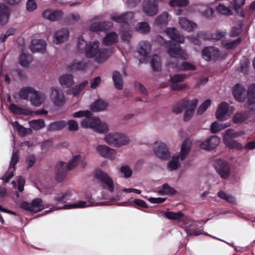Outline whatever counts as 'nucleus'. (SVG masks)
I'll list each match as a JSON object with an SVG mask.
<instances>
[{
	"label": "nucleus",
	"mask_w": 255,
	"mask_h": 255,
	"mask_svg": "<svg viewBox=\"0 0 255 255\" xmlns=\"http://www.w3.org/2000/svg\"><path fill=\"white\" fill-rule=\"evenodd\" d=\"M151 46L149 42L142 41L139 42L138 52L139 54L142 56H147L150 52Z\"/></svg>",
	"instance_id": "c9c22d12"
},
{
	"label": "nucleus",
	"mask_w": 255,
	"mask_h": 255,
	"mask_svg": "<svg viewBox=\"0 0 255 255\" xmlns=\"http://www.w3.org/2000/svg\"><path fill=\"white\" fill-rule=\"evenodd\" d=\"M88 84V81H85L80 84H78L71 89V93H72L74 96H76L85 89Z\"/></svg>",
	"instance_id": "37998d69"
},
{
	"label": "nucleus",
	"mask_w": 255,
	"mask_h": 255,
	"mask_svg": "<svg viewBox=\"0 0 255 255\" xmlns=\"http://www.w3.org/2000/svg\"><path fill=\"white\" fill-rule=\"evenodd\" d=\"M249 61L248 58L244 57L240 61V66L238 68V71L242 72L248 68Z\"/></svg>",
	"instance_id": "774afa93"
},
{
	"label": "nucleus",
	"mask_w": 255,
	"mask_h": 255,
	"mask_svg": "<svg viewBox=\"0 0 255 255\" xmlns=\"http://www.w3.org/2000/svg\"><path fill=\"white\" fill-rule=\"evenodd\" d=\"M190 146L188 144L187 140H184L182 147H181L180 158V160L184 159L185 156H187L190 152Z\"/></svg>",
	"instance_id": "09e8293b"
},
{
	"label": "nucleus",
	"mask_w": 255,
	"mask_h": 255,
	"mask_svg": "<svg viewBox=\"0 0 255 255\" xmlns=\"http://www.w3.org/2000/svg\"><path fill=\"white\" fill-rule=\"evenodd\" d=\"M187 77L184 74H176L170 76V81L172 82L171 87L172 90H182L185 89L187 85L186 84H180L183 82Z\"/></svg>",
	"instance_id": "0eeeda50"
},
{
	"label": "nucleus",
	"mask_w": 255,
	"mask_h": 255,
	"mask_svg": "<svg viewBox=\"0 0 255 255\" xmlns=\"http://www.w3.org/2000/svg\"><path fill=\"white\" fill-rule=\"evenodd\" d=\"M113 26V23L110 21H105L92 23L89 27L90 31L93 32L104 31L109 30Z\"/></svg>",
	"instance_id": "2eb2a0df"
},
{
	"label": "nucleus",
	"mask_w": 255,
	"mask_h": 255,
	"mask_svg": "<svg viewBox=\"0 0 255 255\" xmlns=\"http://www.w3.org/2000/svg\"><path fill=\"white\" fill-rule=\"evenodd\" d=\"M212 102L210 100H207L205 102H203L201 105L199 106L197 110V114L198 115H201L205 112L206 109L210 106Z\"/></svg>",
	"instance_id": "e2e57ef3"
},
{
	"label": "nucleus",
	"mask_w": 255,
	"mask_h": 255,
	"mask_svg": "<svg viewBox=\"0 0 255 255\" xmlns=\"http://www.w3.org/2000/svg\"><path fill=\"white\" fill-rule=\"evenodd\" d=\"M87 67V64L82 61H73L67 66V68L70 71H83Z\"/></svg>",
	"instance_id": "72a5a7b5"
},
{
	"label": "nucleus",
	"mask_w": 255,
	"mask_h": 255,
	"mask_svg": "<svg viewBox=\"0 0 255 255\" xmlns=\"http://www.w3.org/2000/svg\"><path fill=\"white\" fill-rule=\"evenodd\" d=\"M143 11L147 16H151L158 12V3L156 0H148L143 3Z\"/></svg>",
	"instance_id": "ddd939ff"
},
{
	"label": "nucleus",
	"mask_w": 255,
	"mask_h": 255,
	"mask_svg": "<svg viewBox=\"0 0 255 255\" xmlns=\"http://www.w3.org/2000/svg\"><path fill=\"white\" fill-rule=\"evenodd\" d=\"M215 168L217 173L223 179H228L231 174L230 164L223 159H217L215 161Z\"/></svg>",
	"instance_id": "39448f33"
},
{
	"label": "nucleus",
	"mask_w": 255,
	"mask_h": 255,
	"mask_svg": "<svg viewBox=\"0 0 255 255\" xmlns=\"http://www.w3.org/2000/svg\"><path fill=\"white\" fill-rule=\"evenodd\" d=\"M69 36V31L66 28H63L61 30H59L56 32L53 37V42L55 44H59L61 43H63L66 41Z\"/></svg>",
	"instance_id": "412c9836"
},
{
	"label": "nucleus",
	"mask_w": 255,
	"mask_h": 255,
	"mask_svg": "<svg viewBox=\"0 0 255 255\" xmlns=\"http://www.w3.org/2000/svg\"><path fill=\"white\" fill-rule=\"evenodd\" d=\"M179 24L182 29L187 31H191L197 27V23L191 21L186 17H179Z\"/></svg>",
	"instance_id": "bb28decb"
},
{
	"label": "nucleus",
	"mask_w": 255,
	"mask_h": 255,
	"mask_svg": "<svg viewBox=\"0 0 255 255\" xmlns=\"http://www.w3.org/2000/svg\"><path fill=\"white\" fill-rule=\"evenodd\" d=\"M216 10L221 14L230 15L232 14V11L230 7L225 6L223 4H220L216 7Z\"/></svg>",
	"instance_id": "5fc2aeb1"
},
{
	"label": "nucleus",
	"mask_w": 255,
	"mask_h": 255,
	"mask_svg": "<svg viewBox=\"0 0 255 255\" xmlns=\"http://www.w3.org/2000/svg\"><path fill=\"white\" fill-rule=\"evenodd\" d=\"M232 94L235 100L240 102H245L247 97V105L252 106L255 103V84H251L247 92L242 84H237L232 89Z\"/></svg>",
	"instance_id": "f257e3e1"
},
{
	"label": "nucleus",
	"mask_w": 255,
	"mask_h": 255,
	"mask_svg": "<svg viewBox=\"0 0 255 255\" xmlns=\"http://www.w3.org/2000/svg\"><path fill=\"white\" fill-rule=\"evenodd\" d=\"M82 160V156L81 155L78 154L73 157L72 159L70 160L69 163L67 164L65 162V166L69 170H72L76 167L78 164Z\"/></svg>",
	"instance_id": "79ce46f5"
},
{
	"label": "nucleus",
	"mask_w": 255,
	"mask_h": 255,
	"mask_svg": "<svg viewBox=\"0 0 255 255\" xmlns=\"http://www.w3.org/2000/svg\"><path fill=\"white\" fill-rule=\"evenodd\" d=\"M42 200L39 198L33 199L31 202L30 205L32 207L33 212L37 213L44 209V207L42 205Z\"/></svg>",
	"instance_id": "58836bf2"
},
{
	"label": "nucleus",
	"mask_w": 255,
	"mask_h": 255,
	"mask_svg": "<svg viewBox=\"0 0 255 255\" xmlns=\"http://www.w3.org/2000/svg\"><path fill=\"white\" fill-rule=\"evenodd\" d=\"M202 58L206 61L218 60L220 56V50L215 47H206L201 51Z\"/></svg>",
	"instance_id": "423d86ee"
},
{
	"label": "nucleus",
	"mask_w": 255,
	"mask_h": 255,
	"mask_svg": "<svg viewBox=\"0 0 255 255\" xmlns=\"http://www.w3.org/2000/svg\"><path fill=\"white\" fill-rule=\"evenodd\" d=\"M118 34L115 32H111L106 34L104 37L103 43L107 46H111L117 42Z\"/></svg>",
	"instance_id": "c756f323"
},
{
	"label": "nucleus",
	"mask_w": 255,
	"mask_h": 255,
	"mask_svg": "<svg viewBox=\"0 0 255 255\" xmlns=\"http://www.w3.org/2000/svg\"><path fill=\"white\" fill-rule=\"evenodd\" d=\"M88 202L84 201H78L77 203H71L64 205L63 208L65 209H70L77 208H84L85 207H89L92 206L93 204V199L92 197H88Z\"/></svg>",
	"instance_id": "cd10ccee"
},
{
	"label": "nucleus",
	"mask_w": 255,
	"mask_h": 255,
	"mask_svg": "<svg viewBox=\"0 0 255 255\" xmlns=\"http://www.w3.org/2000/svg\"><path fill=\"white\" fill-rule=\"evenodd\" d=\"M164 216L166 218H168L169 220L181 221L182 220L184 215L182 212L181 211H179L177 213H174L171 211H166L164 212Z\"/></svg>",
	"instance_id": "f704fd0d"
},
{
	"label": "nucleus",
	"mask_w": 255,
	"mask_h": 255,
	"mask_svg": "<svg viewBox=\"0 0 255 255\" xmlns=\"http://www.w3.org/2000/svg\"><path fill=\"white\" fill-rule=\"evenodd\" d=\"M118 136L116 147H120L122 145H126L128 143V138L125 135L118 133Z\"/></svg>",
	"instance_id": "bf43d9fd"
},
{
	"label": "nucleus",
	"mask_w": 255,
	"mask_h": 255,
	"mask_svg": "<svg viewBox=\"0 0 255 255\" xmlns=\"http://www.w3.org/2000/svg\"><path fill=\"white\" fill-rule=\"evenodd\" d=\"M188 38L193 44L197 45H200L201 44V41L200 39L201 38L205 39V35L204 32H199L197 33V36H189Z\"/></svg>",
	"instance_id": "a18cd8bd"
},
{
	"label": "nucleus",
	"mask_w": 255,
	"mask_h": 255,
	"mask_svg": "<svg viewBox=\"0 0 255 255\" xmlns=\"http://www.w3.org/2000/svg\"><path fill=\"white\" fill-rule=\"evenodd\" d=\"M66 126V122L64 121L53 122L48 125L47 130L50 131L61 130Z\"/></svg>",
	"instance_id": "473e14b6"
},
{
	"label": "nucleus",
	"mask_w": 255,
	"mask_h": 255,
	"mask_svg": "<svg viewBox=\"0 0 255 255\" xmlns=\"http://www.w3.org/2000/svg\"><path fill=\"white\" fill-rule=\"evenodd\" d=\"M45 96L43 93L35 90L33 93L30 95V101L33 106H40L44 103Z\"/></svg>",
	"instance_id": "6ab92c4d"
},
{
	"label": "nucleus",
	"mask_w": 255,
	"mask_h": 255,
	"mask_svg": "<svg viewBox=\"0 0 255 255\" xmlns=\"http://www.w3.org/2000/svg\"><path fill=\"white\" fill-rule=\"evenodd\" d=\"M35 90L31 87H23L19 91V96L20 99L23 100H26L28 99V97L31 95Z\"/></svg>",
	"instance_id": "e433bc0d"
},
{
	"label": "nucleus",
	"mask_w": 255,
	"mask_h": 255,
	"mask_svg": "<svg viewBox=\"0 0 255 255\" xmlns=\"http://www.w3.org/2000/svg\"><path fill=\"white\" fill-rule=\"evenodd\" d=\"M168 13L167 12H164L161 14L159 15L155 19L154 21V25H166L168 22Z\"/></svg>",
	"instance_id": "ea45409f"
},
{
	"label": "nucleus",
	"mask_w": 255,
	"mask_h": 255,
	"mask_svg": "<svg viewBox=\"0 0 255 255\" xmlns=\"http://www.w3.org/2000/svg\"><path fill=\"white\" fill-rule=\"evenodd\" d=\"M188 4V0H170L169 1V5L173 7H183L187 5Z\"/></svg>",
	"instance_id": "052dcab7"
},
{
	"label": "nucleus",
	"mask_w": 255,
	"mask_h": 255,
	"mask_svg": "<svg viewBox=\"0 0 255 255\" xmlns=\"http://www.w3.org/2000/svg\"><path fill=\"white\" fill-rule=\"evenodd\" d=\"M88 45V43L81 36L78 39L77 49L80 52H84L86 47Z\"/></svg>",
	"instance_id": "680f3d73"
},
{
	"label": "nucleus",
	"mask_w": 255,
	"mask_h": 255,
	"mask_svg": "<svg viewBox=\"0 0 255 255\" xmlns=\"http://www.w3.org/2000/svg\"><path fill=\"white\" fill-rule=\"evenodd\" d=\"M9 9L5 4H0V24L1 25L6 24L9 19Z\"/></svg>",
	"instance_id": "a878e982"
},
{
	"label": "nucleus",
	"mask_w": 255,
	"mask_h": 255,
	"mask_svg": "<svg viewBox=\"0 0 255 255\" xmlns=\"http://www.w3.org/2000/svg\"><path fill=\"white\" fill-rule=\"evenodd\" d=\"M136 29L140 33H147L150 31V27L146 22H141L137 24Z\"/></svg>",
	"instance_id": "864d4df0"
},
{
	"label": "nucleus",
	"mask_w": 255,
	"mask_h": 255,
	"mask_svg": "<svg viewBox=\"0 0 255 255\" xmlns=\"http://www.w3.org/2000/svg\"><path fill=\"white\" fill-rule=\"evenodd\" d=\"M99 45L100 42L98 41L89 42L83 52L85 56L88 58L95 57L96 61L99 63L106 61L110 56L111 50L107 48L100 49Z\"/></svg>",
	"instance_id": "f03ea898"
},
{
	"label": "nucleus",
	"mask_w": 255,
	"mask_h": 255,
	"mask_svg": "<svg viewBox=\"0 0 255 255\" xmlns=\"http://www.w3.org/2000/svg\"><path fill=\"white\" fill-rule=\"evenodd\" d=\"M167 52L170 57L173 58H182L186 60L188 58V56L184 50L180 48L179 45H170L167 47Z\"/></svg>",
	"instance_id": "f8f14e48"
},
{
	"label": "nucleus",
	"mask_w": 255,
	"mask_h": 255,
	"mask_svg": "<svg viewBox=\"0 0 255 255\" xmlns=\"http://www.w3.org/2000/svg\"><path fill=\"white\" fill-rule=\"evenodd\" d=\"M153 150L155 155L161 160H168L170 156L168 147L163 143L155 144Z\"/></svg>",
	"instance_id": "9b49d317"
},
{
	"label": "nucleus",
	"mask_w": 255,
	"mask_h": 255,
	"mask_svg": "<svg viewBox=\"0 0 255 255\" xmlns=\"http://www.w3.org/2000/svg\"><path fill=\"white\" fill-rule=\"evenodd\" d=\"M150 65L151 68L154 71H160L161 69V64L160 61V58L158 56L155 54L153 55L152 58H151L150 61Z\"/></svg>",
	"instance_id": "a19ab883"
},
{
	"label": "nucleus",
	"mask_w": 255,
	"mask_h": 255,
	"mask_svg": "<svg viewBox=\"0 0 255 255\" xmlns=\"http://www.w3.org/2000/svg\"><path fill=\"white\" fill-rule=\"evenodd\" d=\"M63 12L60 10L51 11L46 10L43 12V17L51 21H57L61 18Z\"/></svg>",
	"instance_id": "393cba45"
},
{
	"label": "nucleus",
	"mask_w": 255,
	"mask_h": 255,
	"mask_svg": "<svg viewBox=\"0 0 255 255\" xmlns=\"http://www.w3.org/2000/svg\"><path fill=\"white\" fill-rule=\"evenodd\" d=\"M99 118L96 117H91L90 116L86 118L82 121L81 125L84 128H92L93 129L96 128L100 123Z\"/></svg>",
	"instance_id": "b1692460"
},
{
	"label": "nucleus",
	"mask_w": 255,
	"mask_h": 255,
	"mask_svg": "<svg viewBox=\"0 0 255 255\" xmlns=\"http://www.w3.org/2000/svg\"><path fill=\"white\" fill-rule=\"evenodd\" d=\"M133 14L131 12H127L121 14H113L111 16V19L117 23H122V27H128V21L131 20Z\"/></svg>",
	"instance_id": "9d476101"
},
{
	"label": "nucleus",
	"mask_w": 255,
	"mask_h": 255,
	"mask_svg": "<svg viewBox=\"0 0 255 255\" xmlns=\"http://www.w3.org/2000/svg\"><path fill=\"white\" fill-rule=\"evenodd\" d=\"M121 36L122 40L129 41L131 37V32L129 30V26L127 27H121Z\"/></svg>",
	"instance_id": "c03bdc74"
},
{
	"label": "nucleus",
	"mask_w": 255,
	"mask_h": 255,
	"mask_svg": "<svg viewBox=\"0 0 255 255\" xmlns=\"http://www.w3.org/2000/svg\"><path fill=\"white\" fill-rule=\"evenodd\" d=\"M14 127L16 130H17L18 134L22 136H25L27 134V129L23 126L19 124L18 122H15Z\"/></svg>",
	"instance_id": "0e129e2a"
},
{
	"label": "nucleus",
	"mask_w": 255,
	"mask_h": 255,
	"mask_svg": "<svg viewBox=\"0 0 255 255\" xmlns=\"http://www.w3.org/2000/svg\"><path fill=\"white\" fill-rule=\"evenodd\" d=\"M95 177L96 179L106 185L109 191L112 192L114 191L113 180L106 173L101 170H97L95 173Z\"/></svg>",
	"instance_id": "1a4fd4ad"
},
{
	"label": "nucleus",
	"mask_w": 255,
	"mask_h": 255,
	"mask_svg": "<svg viewBox=\"0 0 255 255\" xmlns=\"http://www.w3.org/2000/svg\"><path fill=\"white\" fill-rule=\"evenodd\" d=\"M30 126L35 130H38L45 127V122L42 119L34 120L30 122Z\"/></svg>",
	"instance_id": "8fccbe9b"
},
{
	"label": "nucleus",
	"mask_w": 255,
	"mask_h": 255,
	"mask_svg": "<svg viewBox=\"0 0 255 255\" xmlns=\"http://www.w3.org/2000/svg\"><path fill=\"white\" fill-rule=\"evenodd\" d=\"M93 130L100 133H106L108 131V125L104 123H100Z\"/></svg>",
	"instance_id": "69168bd1"
},
{
	"label": "nucleus",
	"mask_w": 255,
	"mask_h": 255,
	"mask_svg": "<svg viewBox=\"0 0 255 255\" xmlns=\"http://www.w3.org/2000/svg\"><path fill=\"white\" fill-rule=\"evenodd\" d=\"M113 79L115 87L118 90H122L123 88V80L121 74L117 71H115L113 74Z\"/></svg>",
	"instance_id": "4c0bfd02"
},
{
	"label": "nucleus",
	"mask_w": 255,
	"mask_h": 255,
	"mask_svg": "<svg viewBox=\"0 0 255 255\" xmlns=\"http://www.w3.org/2000/svg\"><path fill=\"white\" fill-rule=\"evenodd\" d=\"M31 61L30 55L22 52L19 57V64L23 67H27L29 65Z\"/></svg>",
	"instance_id": "de8ad7c7"
},
{
	"label": "nucleus",
	"mask_w": 255,
	"mask_h": 255,
	"mask_svg": "<svg viewBox=\"0 0 255 255\" xmlns=\"http://www.w3.org/2000/svg\"><path fill=\"white\" fill-rule=\"evenodd\" d=\"M96 150L101 156L113 159L116 154V151L109 146L100 145L96 147Z\"/></svg>",
	"instance_id": "a211bd4d"
},
{
	"label": "nucleus",
	"mask_w": 255,
	"mask_h": 255,
	"mask_svg": "<svg viewBox=\"0 0 255 255\" xmlns=\"http://www.w3.org/2000/svg\"><path fill=\"white\" fill-rule=\"evenodd\" d=\"M242 42V38L239 37L238 39L232 41L230 42H222L223 45L225 49L227 50L234 49Z\"/></svg>",
	"instance_id": "49530a36"
},
{
	"label": "nucleus",
	"mask_w": 255,
	"mask_h": 255,
	"mask_svg": "<svg viewBox=\"0 0 255 255\" xmlns=\"http://www.w3.org/2000/svg\"><path fill=\"white\" fill-rule=\"evenodd\" d=\"M159 192H160V193L162 194L171 195L175 194L176 193V190L169 185V184L167 183L163 184L161 190Z\"/></svg>",
	"instance_id": "3c124183"
},
{
	"label": "nucleus",
	"mask_w": 255,
	"mask_h": 255,
	"mask_svg": "<svg viewBox=\"0 0 255 255\" xmlns=\"http://www.w3.org/2000/svg\"><path fill=\"white\" fill-rule=\"evenodd\" d=\"M56 168H57L56 180L58 182H62L65 178L67 170H68L65 165V162L59 161L57 163Z\"/></svg>",
	"instance_id": "aec40b11"
},
{
	"label": "nucleus",
	"mask_w": 255,
	"mask_h": 255,
	"mask_svg": "<svg viewBox=\"0 0 255 255\" xmlns=\"http://www.w3.org/2000/svg\"><path fill=\"white\" fill-rule=\"evenodd\" d=\"M29 48L33 52L43 53L46 49V43L43 39H34L31 41Z\"/></svg>",
	"instance_id": "f3484780"
},
{
	"label": "nucleus",
	"mask_w": 255,
	"mask_h": 255,
	"mask_svg": "<svg viewBox=\"0 0 255 255\" xmlns=\"http://www.w3.org/2000/svg\"><path fill=\"white\" fill-rule=\"evenodd\" d=\"M220 138L217 135H213L203 141L200 144V147L202 149L212 150L215 148L220 143Z\"/></svg>",
	"instance_id": "dca6fc26"
},
{
	"label": "nucleus",
	"mask_w": 255,
	"mask_h": 255,
	"mask_svg": "<svg viewBox=\"0 0 255 255\" xmlns=\"http://www.w3.org/2000/svg\"><path fill=\"white\" fill-rule=\"evenodd\" d=\"M108 103L102 100H98L94 102L91 106V110L93 112H98L106 109Z\"/></svg>",
	"instance_id": "2f4dec72"
},
{
	"label": "nucleus",
	"mask_w": 255,
	"mask_h": 255,
	"mask_svg": "<svg viewBox=\"0 0 255 255\" xmlns=\"http://www.w3.org/2000/svg\"><path fill=\"white\" fill-rule=\"evenodd\" d=\"M170 39L177 43H184V38L180 34L175 28L168 27L165 30Z\"/></svg>",
	"instance_id": "4be33fe9"
},
{
	"label": "nucleus",
	"mask_w": 255,
	"mask_h": 255,
	"mask_svg": "<svg viewBox=\"0 0 255 255\" xmlns=\"http://www.w3.org/2000/svg\"><path fill=\"white\" fill-rule=\"evenodd\" d=\"M250 117V112H239L234 115L232 121L236 124H241L249 119Z\"/></svg>",
	"instance_id": "c85d7f7f"
},
{
	"label": "nucleus",
	"mask_w": 255,
	"mask_h": 255,
	"mask_svg": "<svg viewBox=\"0 0 255 255\" xmlns=\"http://www.w3.org/2000/svg\"><path fill=\"white\" fill-rule=\"evenodd\" d=\"M9 109H10L11 113L14 114L18 115H22L25 114V110L20 108L14 104H11L9 106Z\"/></svg>",
	"instance_id": "4d7b16f0"
},
{
	"label": "nucleus",
	"mask_w": 255,
	"mask_h": 255,
	"mask_svg": "<svg viewBox=\"0 0 255 255\" xmlns=\"http://www.w3.org/2000/svg\"><path fill=\"white\" fill-rule=\"evenodd\" d=\"M228 110L229 105L227 103L223 102L220 103L216 112V119L220 121H224Z\"/></svg>",
	"instance_id": "5701e85b"
},
{
	"label": "nucleus",
	"mask_w": 255,
	"mask_h": 255,
	"mask_svg": "<svg viewBox=\"0 0 255 255\" xmlns=\"http://www.w3.org/2000/svg\"><path fill=\"white\" fill-rule=\"evenodd\" d=\"M168 66L170 68H175L178 71H195L197 70V67L195 65L187 61H184L181 64L177 62L175 63L169 62L168 63Z\"/></svg>",
	"instance_id": "4468645a"
},
{
	"label": "nucleus",
	"mask_w": 255,
	"mask_h": 255,
	"mask_svg": "<svg viewBox=\"0 0 255 255\" xmlns=\"http://www.w3.org/2000/svg\"><path fill=\"white\" fill-rule=\"evenodd\" d=\"M60 84L66 87H70L74 84L73 76L70 74H63L59 77Z\"/></svg>",
	"instance_id": "7c9ffc66"
},
{
	"label": "nucleus",
	"mask_w": 255,
	"mask_h": 255,
	"mask_svg": "<svg viewBox=\"0 0 255 255\" xmlns=\"http://www.w3.org/2000/svg\"><path fill=\"white\" fill-rule=\"evenodd\" d=\"M118 133H109L106 135L105 141L112 146H117Z\"/></svg>",
	"instance_id": "603ef678"
},
{
	"label": "nucleus",
	"mask_w": 255,
	"mask_h": 255,
	"mask_svg": "<svg viewBox=\"0 0 255 255\" xmlns=\"http://www.w3.org/2000/svg\"><path fill=\"white\" fill-rule=\"evenodd\" d=\"M241 135L239 132H235L232 128L228 129L225 131L223 136V141L226 146L230 149H237L240 150L242 148V145L237 140L233 139L234 138H237Z\"/></svg>",
	"instance_id": "20e7f679"
},
{
	"label": "nucleus",
	"mask_w": 255,
	"mask_h": 255,
	"mask_svg": "<svg viewBox=\"0 0 255 255\" xmlns=\"http://www.w3.org/2000/svg\"><path fill=\"white\" fill-rule=\"evenodd\" d=\"M180 156H173L172 160L168 163V168L172 170L177 169L179 167V158Z\"/></svg>",
	"instance_id": "6e6d98bb"
},
{
	"label": "nucleus",
	"mask_w": 255,
	"mask_h": 255,
	"mask_svg": "<svg viewBox=\"0 0 255 255\" xmlns=\"http://www.w3.org/2000/svg\"><path fill=\"white\" fill-rule=\"evenodd\" d=\"M198 100L194 99L192 101L183 99L179 101L178 103L173 106L172 112L176 114L182 113L183 110H185L184 114V121H188L193 115L195 109L197 107Z\"/></svg>",
	"instance_id": "7ed1b4c3"
},
{
	"label": "nucleus",
	"mask_w": 255,
	"mask_h": 255,
	"mask_svg": "<svg viewBox=\"0 0 255 255\" xmlns=\"http://www.w3.org/2000/svg\"><path fill=\"white\" fill-rule=\"evenodd\" d=\"M50 98L56 106H63L65 102V98L64 94L60 88L52 87L51 89Z\"/></svg>",
	"instance_id": "6e6552de"
},
{
	"label": "nucleus",
	"mask_w": 255,
	"mask_h": 255,
	"mask_svg": "<svg viewBox=\"0 0 255 255\" xmlns=\"http://www.w3.org/2000/svg\"><path fill=\"white\" fill-rule=\"evenodd\" d=\"M36 161V158L33 154H31L26 157L25 162L27 165V168L29 169L34 166L35 162Z\"/></svg>",
	"instance_id": "338daca9"
},
{
	"label": "nucleus",
	"mask_w": 255,
	"mask_h": 255,
	"mask_svg": "<svg viewBox=\"0 0 255 255\" xmlns=\"http://www.w3.org/2000/svg\"><path fill=\"white\" fill-rule=\"evenodd\" d=\"M19 160V155L18 151H13L11 158L10 165H9V170L13 169L15 171V166L18 163Z\"/></svg>",
	"instance_id": "13d9d810"
}]
</instances>
